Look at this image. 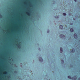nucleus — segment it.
I'll list each match as a JSON object with an SVG mask.
<instances>
[{"mask_svg":"<svg viewBox=\"0 0 80 80\" xmlns=\"http://www.w3.org/2000/svg\"><path fill=\"white\" fill-rule=\"evenodd\" d=\"M60 38H64L65 39L66 38V37L65 36L63 35V34H61L60 36Z\"/></svg>","mask_w":80,"mask_h":80,"instance_id":"nucleus-1","label":"nucleus"},{"mask_svg":"<svg viewBox=\"0 0 80 80\" xmlns=\"http://www.w3.org/2000/svg\"><path fill=\"white\" fill-rule=\"evenodd\" d=\"M39 62H41V63H42V62H43V59H42V57H39Z\"/></svg>","mask_w":80,"mask_h":80,"instance_id":"nucleus-2","label":"nucleus"},{"mask_svg":"<svg viewBox=\"0 0 80 80\" xmlns=\"http://www.w3.org/2000/svg\"><path fill=\"white\" fill-rule=\"evenodd\" d=\"M74 38L76 39H77V38H78V36H77V34L75 33L74 34Z\"/></svg>","mask_w":80,"mask_h":80,"instance_id":"nucleus-3","label":"nucleus"},{"mask_svg":"<svg viewBox=\"0 0 80 80\" xmlns=\"http://www.w3.org/2000/svg\"><path fill=\"white\" fill-rule=\"evenodd\" d=\"M77 76H74L72 78V79H73L74 80H76L77 79Z\"/></svg>","mask_w":80,"mask_h":80,"instance_id":"nucleus-4","label":"nucleus"},{"mask_svg":"<svg viewBox=\"0 0 80 80\" xmlns=\"http://www.w3.org/2000/svg\"><path fill=\"white\" fill-rule=\"evenodd\" d=\"M75 49L72 48V50L71 51V52H72V53H74V52H75Z\"/></svg>","mask_w":80,"mask_h":80,"instance_id":"nucleus-5","label":"nucleus"},{"mask_svg":"<svg viewBox=\"0 0 80 80\" xmlns=\"http://www.w3.org/2000/svg\"><path fill=\"white\" fill-rule=\"evenodd\" d=\"M63 52V48H60V52L61 53H62Z\"/></svg>","mask_w":80,"mask_h":80,"instance_id":"nucleus-6","label":"nucleus"},{"mask_svg":"<svg viewBox=\"0 0 80 80\" xmlns=\"http://www.w3.org/2000/svg\"><path fill=\"white\" fill-rule=\"evenodd\" d=\"M59 28L61 29H63V26L62 25H60L59 26Z\"/></svg>","mask_w":80,"mask_h":80,"instance_id":"nucleus-7","label":"nucleus"},{"mask_svg":"<svg viewBox=\"0 0 80 80\" xmlns=\"http://www.w3.org/2000/svg\"><path fill=\"white\" fill-rule=\"evenodd\" d=\"M70 31L71 32H73V31H74V30H73V29L72 28H71L70 29Z\"/></svg>","mask_w":80,"mask_h":80,"instance_id":"nucleus-8","label":"nucleus"},{"mask_svg":"<svg viewBox=\"0 0 80 80\" xmlns=\"http://www.w3.org/2000/svg\"><path fill=\"white\" fill-rule=\"evenodd\" d=\"M61 60L62 63V64H63V63H64V60H63L62 59H61Z\"/></svg>","mask_w":80,"mask_h":80,"instance_id":"nucleus-9","label":"nucleus"},{"mask_svg":"<svg viewBox=\"0 0 80 80\" xmlns=\"http://www.w3.org/2000/svg\"><path fill=\"white\" fill-rule=\"evenodd\" d=\"M68 78H69V79H72V78L70 76H68Z\"/></svg>","mask_w":80,"mask_h":80,"instance_id":"nucleus-10","label":"nucleus"},{"mask_svg":"<svg viewBox=\"0 0 80 80\" xmlns=\"http://www.w3.org/2000/svg\"><path fill=\"white\" fill-rule=\"evenodd\" d=\"M3 18V16L0 13V18Z\"/></svg>","mask_w":80,"mask_h":80,"instance_id":"nucleus-11","label":"nucleus"},{"mask_svg":"<svg viewBox=\"0 0 80 80\" xmlns=\"http://www.w3.org/2000/svg\"><path fill=\"white\" fill-rule=\"evenodd\" d=\"M18 47L19 48H21V46L19 44H18Z\"/></svg>","mask_w":80,"mask_h":80,"instance_id":"nucleus-12","label":"nucleus"},{"mask_svg":"<svg viewBox=\"0 0 80 80\" xmlns=\"http://www.w3.org/2000/svg\"><path fill=\"white\" fill-rule=\"evenodd\" d=\"M63 16H66V15H67V14L65 13H63Z\"/></svg>","mask_w":80,"mask_h":80,"instance_id":"nucleus-13","label":"nucleus"},{"mask_svg":"<svg viewBox=\"0 0 80 80\" xmlns=\"http://www.w3.org/2000/svg\"><path fill=\"white\" fill-rule=\"evenodd\" d=\"M14 73H16V74H17V73H18V72L17 71H15L14 72Z\"/></svg>","mask_w":80,"mask_h":80,"instance_id":"nucleus-14","label":"nucleus"},{"mask_svg":"<svg viewBox=\"0 0 80 80\" xmlns=\"http://www.w3.org/2000/svg\"><path fill=\"white\" fill-rule=\"evenodd\" d=\"M54 17L55 18H58V16L57 17L56 16H54Z\"/></svg>","mask_w":80,"mask_h":80,"instance_id":"nucleus-15","label":"nucleus"},{"mask_svg":"<svg viewBox=\"0 0 80 80\" xmlns=\"http://www.w3.org/2000/svg\"><path fill=\"white\" fill-rule=\"evenodd\" d=\"M49 32H50V30H48V31H47V33H49Z\"/></svg>","mask_w":80,"mask_h":80,"instance_id":"nucleus-16","label":"nucleus"},{"mask_svg":"<svg viewBox=\"0 0 80 80\" xmlns=\"http://www.w3.org/2000/svg\"><path fill=\"white\" fill-rule=\"evenodd\" d=\"M70 66L71 67H72V68L73 67V66L71 64L70 65Z\"/></svg>","mask_w":80,"mask_h":80,"instance_id":"nucleus-17","label":"nucleus"},{"mask_svg":"<svg viewBox=\"0 0 80 80\" xmlns=\"http://www.w3.org/2000/svg\"><path fill=\"white\" fill-rule=\"evenodd\" d=\"M6 74H7V75H8V72H6Z\"/></svg>","mask_w":80,"mask_h":80,"instance_id":"nucleus-18","label":"nucleus"},{"mask_svg":"<svg viewBox=\"0 0 80 80\" xmlns=\"http://www.w3.org/2000/svg\"><path fill=\"white\" fill-rule=\"evenodd\" d=\"M28 15H31V14L30 13H28Z\"/></svg>","mask_w":80,"mask_h":80,"instance_id":"nucleus-19","label":"nucleus"},{"mask_svg":"<svg viewBox=\"0 0 80 80\" xmlns=\"http://www.w3.org/2000/svg\"><path fill=\"white\" fill-rule=\"evenodd\" d=\"M8 77L9 78H11V77L10 76H8Z\"/></svg>","mask_w":80,"mask_h":80,"instance_id":"nucleus-20","label":"nucleus"},{"mask_svg":"<svg viewBox=\"0 0 80 80\" xmlns=\"http://www.w3.org/2000/svg\"><path fill=\"white\" fill-rule=\"evenodd\" d=\"M74 1H75V2H77V0H74Z\"/></svg>","mask_w":80,"mask_h":80,"instance_id":"nucleus-21","label":"nucleus"},{"mask_svg":"<svg viewBox=\"0 0 80 80\" xmlns=\"http://www.w3.org/2000/svg\"><path fill=\"white\" fill-rule=\"evenodd\" d=\"M78 80H80V77H79V78H78Z\"/></svg>","mask_w":80,"mask_h":80,"instance_id":"nucleus-22","label":"nucleus"},{"mask_svg":"<svg viewBox=\"0 0 80 80\" xmlns=\"http://www.w3.org/2000/svg\"><path fill=\"white\" fill-rule=\"evenodd\" d=\"M38 50H40V48H38Z\"/></svg>","mask_w":80,"mask_h":80,"instance_id":"nucleus-23","label":"nucleus"},{"mask_svg":"<svg viewBox=\"0 0 80 80\" xmlns=\"http://www.w3.org/2000/svg\"><path fill=\"white\" fill-rule=\"evenodd\" d=\"M28 9H30V8H28Z\"/></svg>","mask_w":80,"mask_h":80,"instance_id":"nucleus-24","label":"nucleus"},{"mask_svg":"<svg viewBox=\"0 0 80 80\" xmlns=\"http://www.w3.org/2000/svg\"><path fill=\"white\" fill-rule=\"evenodd\" d=\"M0 78V79H2V78Z\"/></svg>","mask_w":80,"mask_h":80,"instance_id":"nucleus-25","label":"nucleus"},{"mask_svg":"<svg viewBox=\"0 0 80 80\" xmlns=\"http://www.w3.org/2000/svg\"><path fill=\"white\" fill-rule=\"evenodd\" d=\"M31 7H33V5H31Z\"/></svg>","mask_w":80,"mask_h":80,"instance_id":"nucleus-26","label":"nucleus"},{"mask_svg":"<svg viewBox=\"0 0 80 80\" xmlns=\"http://www.w3.org/2000/svg\"><path fill=\"white\" fill-rule=\"evenodd\" d=\"M1 63H3V62H2Z\"/></svg>","mask_w":80,"mask_h":80,"instance_id":"nucleus-27","label":"nucleus"},{"mask_svg":"<svg viewBox=\"0 0 80 80\" xmlns=\"http://www.w3.org/2000/svg\"><path fill=\"white\" fill-rule=\"evenodd\" d=\"M18 21L19 22V20H18Z\"/></svg>","mask_w":80,"mask_h":80,"instance_id":"nucleus-28","label":"nucleus"},{"mask_svg":"<svg viewBox=\"0 0 80 80\" xmlns=\"http://www.w3.org/2000/svg\"><path fill=\"white\" fill-rule=\"evenodd\" d=\"M4 75H5V74H4Z\"/></svg>","mask_w":80,"mask_h":80,"instance_id":"nucleus-29","label":"nucleus"}]
</instances>
